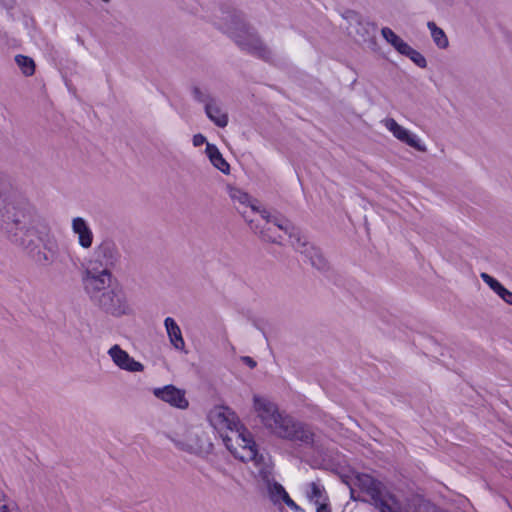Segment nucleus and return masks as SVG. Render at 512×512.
Masks as SVG:
<instances>
[{
  "label": "nucleus",
  "mask_w": 512,
  "mask_h": 512,
  "mask_svg": "<svg viewBox=\"0 0 512 512\" xmlns=\"http://www.w3.org/2000/svg\"><path fill=\"white\" fill-rule=\"evenodd\" d=\"M253 407L264 427L278 438L313 447V428L294 417L279 411L278 406L266 397L254 395Z\"/></svg>",
  "instance_id": "nucleus-1"
},
{
  "label": "nucleus",
  "mask_w": 512,
  "mask_h": 512,
  "mask_svg": "<svg viewBox=\"0 0 512 512\" xmlns=\"http://www.w3.org/2000/svg\"><path fill=\"white\" fill-rule=\"evenodd\" d=\"M82 284L92 304L102 313L115 318L133 313L125 290L115 278L96 279Z\"/></svg>",
  "instance_id": "nucleus-2"
},
{
  "label": "nucleus",
  "mask_w": 512,
  "mask_h": 512,
  "mask_svg": "<svg viewBox=\"0 0 512 512\" xmlns=\"http://www.w3.org/2000/svg\"><path fill=\"white\" fill-rule=\"evenodd\" d=\"M219 28L226 33L243 51L254 55L265 62L273 60L272 50L263 42L255 28L250 26L244 15L232 10L223 12Z\"/></svg>",
  "instance_id": "nucleus-3"
},
{
  "label": "nucleus",
  "mask_w": 512,
  "mask_h": 512,
  "mask_svg": "<svg viewBox=\"0 0 512 512\" xmlns=\"http://www.w3.org/2000/svg\"><path fill=\"white\" fill-rule=\"evenodd\" d=\"M212 422L216 427L227 428L232 432L236 429L238 447L232 444V439L228 436L223 438L226 448L242 462L255 461L260 462L263 456L258 453L257 445L251 434L247 431L240 432L237 429L236 416L227 408L217 411L212 416Z\"/></svg>",
  "instance_id": "nucleus-4"
},
{
  "label": "nucleus",
  "mask_w": 512,
  "mask_h": 512,
  "mask_svg": "<svg viewBox=\"0 0 512 512\" xmlns=\"http://www.w3.org/2000/svg\"><path fill=\"white\" fill-rule=\"evenodd\" d=\"M121 253L115 241L104 238L95 246L82 275V283L96 279L114 278L112 270L120 263Z\"/></svg>",
  "instance_id": "nucleus-5"
},
{
  "label": "nucleus",
  "mask_w": 512,
  "mask_h": 512,
  "mask_svg": "<svg viewBox=\"0 0 512 512\" xmlns=\"http://www.w3.org/2000/svg\"><path fill=\"white\" fill-rule=\"evenodd\" d=\"M348 20V33L353 36L358 43L367 45L373 51L377 50V25L365 20L360 14L354 11H348L345 17Z\"/></svg>",
  "instance_id": "nucleus-6"
},
{
  "label": "nucleus",
  "mask_w": 512,
  "mask_h": 512,
  "mask_svg": "<svg viewBox=\"0 0 512 512\" xmlns=\"http://www.w3.org/2000/svg\"><path fill=\"white\" fill-rule=\"evenodd\" d=\"M261 216L266 219L267 222H273L278 230L284 231V233L288 235L291 245L295 250L303 254L308 252L309 248H307L305 241L302 240L300 231L288 219L280 214H271L266 209L261 211Z\"/></svg>",
  "instance_id": "nucleus-7"
},
{
  "label": "nucleus",
  "mask_w": 512,
  "mask_h": 512,
  "mask_svg": "<svg viewBox=\"0 0 512 512\" xmlns=\"http://www.w3.org/2000/svg\"><path fill=\"white\" fill-rule=\"evenodd\" d=\"M385 127L393 134L399 141L407 144L419 152H426L427 148L418 137L412 134L409 130L399 125L395 119L387 118L384 120Z\"/></svg>",
  "instance_id": "nucleus-8"
},
{
  "label": "nucleus",
  "mask_w": 512,
  "mask_h": 512,
  "mask_svg": "<svg viewBox=\"0 0 512 512\" xmlns=\"http://www.w3.org/2000/svg\"><path fill=\"white\" fill-rule=\"evenodd\" d=\"M153 394L158 399L170 404L178 409H187L189 402L185 397V391L175 387L172 384L162 388H155Z\"/></svg>",
  "instance_id": "nucleus-9"
},
{
  "label": "nucleus",
  "mask_w": 512,
  "mask_h": 512,
  "mask_svg": "<svg viewBox=\"0 0 512 512\" xmlns=\"http://www.w3.org/2000/svg\"><path fill=\"white\" fill-rule=\"evenodd\" d=\"M243 217L249 224L250 229L258 235L262 241L281 245V235L277 233L278 228L273 222H267V220L261 216L264 223L260 224L254 219L247 218L245 212H243Z\"/></svg>",
  "instance_id": "nucleus-10"
},
{
  "label": "nucleus",
  "mask_w": 512,
  "mask_h": 512,
  "mask_svg": "<svg viewBox=\"0 0 512 512\" xmlns=\"http://www.w3.org/2000/svg\"><path fill=\"white\" fill-rule=\"evenodd\" d=\"M108 355L111 357L113 363L121 370L128 372H142L144 370V365L132 358L118 344L113 345L108 350Z\"/></svg>",
  "instance_id": "nucleus-11"
},
{
  "label": "nucleus",
  "mask_w": 512,
  "mask_h": 512,
  "mask_svg": "<svg viewBox=\"0 0 512 512\" xmlns=\"http://www.w3.org/2000/svg\"><path fill=\"white\" fill-rule=\"evenodd\" d=\"M71 229L78 236V244L83 249H90L93 245L94 235L87 221L83 217H74Z\"/></svg>",
  "instance_id": "nucleus-12"
},
{
  "label": "nucleus",
  "mask_w": 512,
  "mask_h": 512,
  "mask_svg": "<svg viewBox=\"0 0 512 512\" xmlns=\"http://www.w3.org/2000/svg\"><path fill=\"white\" fill-rule=\"evenodd\" d=\"M205 153H206L207 157L209 158L211 164L215 168L220 170L223 174L228 175L230 173V165L223 158L221 152L219 151V149L216 145L207 143Z\"/></svg>",
  "instance_id": "nucleus-13"
},
{
  "label": "nucleus",
  "mask_w": 512,
  "mask_h": 512,
  "mask_svg": "<svg viewBox=\"0 0 512 512\" xmlns=\"http://www.w3.org/2000/svg\"><path fill=\"white\" fill-rule=\"evenodd\" d=\"M207 117L218 127L225 128L228 125V114L215 102H207L205 105Z\"/></svg>",
  "instance_id": "nucleus-14"
},
{
  "label": "nucleus",
  "mask_w": 512,
  "mask_h": 512,
  "mask_svg": "<svg viewBox=\"0 0 512 512\" xmlns=\"http://www.w3.org/2000/svg\"><path fill=\"white\" fill-rule=\"evenodd\" d=\"M164 325L171 344L174 346V348L182 350L185 346V342L182 337L180 327L176 321L171 317H167L164 320Z\"/></svg>",
  "instance_id": "nucleus-15"
},
{
  "label": "nucleus",
  "mask_w": 512,
  "mask_h": 512,
  "mask_svg": "<svg viewBox=\"0 0 512 512\" xmlns=\"http://www.w3.org/2000/svg\"><path fill=\"white\" fill-rule=\"evenodd\" d=\"M481 279L507 304L512 305V292L506 289L497 279L487 273H481Z\"/></svg>",
  "instance_id": "nucleus-16"
},
{
  "label": "nucleus",
  "mask_w": 512,
  "mask_h": 512,
  "mask_svg": "<svg viewBox=\"0 0 512 512\" xmlns=\"http://www.w3.org/2000/svg\"><path fill=\"white\" fill-rule=\"evenodd\" d=\"M267 495L274 505H281L284 498L288 495L285 488L277 481L271 482L266 486Z\"/></svg>",
  "instance_id": "nucleus-17"
},
{
  "label": "nucleus",
  "mask_w": 512,
  "mask_h": 512,
  "mask_svg": "<svg viewBox=\"0 0 512 512\" xmlns=\"http://www.w3.org/2000/svg\"><path fill=\"white\" fill-rule=\"evenodd\" d=\"M427 27L436 46L440 49L447 48L449 41L443 29L439 28L433 21H429Z\"/></svg>",
  "instance_id": "nucleus-18"
},
{
  "label": "nucleus",
  "mask_w": 512,
  "mask_h": 512,
  "mask_svg": "<svg viewBox=\"0 0 512 512\" xmlns=\"http://www.w3.org/2000/svg\"><path fill=\"white\" fill-rule=\"evenodd\" d=\"M230 197L233 201H237L241 205H247L249 206L252 212H257L261 215V211L263 209H260L257 207L253 202L250 201V196L245 193L244 191L238 189V188H231L230 189Z\"/></svg>",
  "instance_id": "nucleus-19"
},
{
  "label": "nucleus",
  "mask_w": 512,
  "mask_h": 512,
  "mask_svg": "<svg viewBox=\"0 0 512 512\" xmlns=\"http://www.w3.org/2000/svg\"><path fill=\"white\" fill-rule=\"evenodd\" d=\"M15 62L25 76H32L35 73V62L31 57L16 55Z\"/></svg>",
  "instance_id": "nucleus-20"
},
{
  "label": "nucleus",
  "mask_w": 512,
  "mask_h": 512,
  "mask_svg": "<svg viewBox=\"0 0 512 512\" xmlns=\"http://www.w3.org/2000/svg\"><path fill=\"white\" fill-rule=\"evenodd\" d=\"M305 254L309 257L311 265L316 269L325 270L327 268L326 259L317 249L311 247Z\"/></svg>",
  "instance_id": "nucleus-21"
},
{
  "label": "nucleus",
  "mask_w": 512,
  "mask_h": 512,
  "mask_svg": "<svg viewBox=\"0 0 512 512\" xmlns=\"http://www.w3.org/2000/svg\"><path fill=\"white\" fill-rule=\"evenodd\" d=\"M403 56L408 57L415 65H417L420 68L427 67L426 58L419 51L415 50L411 46L408 47Z\"/></svg>",
  "instance_id": "nucleus-22"
},
{
  "label": "nucleus",
  "mask_w": 512,
  "mask_h": 512,
  "mask_svg": "<svg viewBox=\"0 0 512 512\" xmlns=\"http://www.w3.org/2000/svg\"><path fill=\"white\" fill-rule=\"evenodd\" d=\"M324 489L316 482L310 484V492L307 493V497L310 501H313L316 505L321 504L320 499L323 498Z\"/></svg>",
  "instance_id": "nucleus-23"
},
{
  "label": "nucleus",
  "mask_w": 512,
  "mask_h": 512,
  "mask_svg": "<svg viewBox=\"0 0 512 512\" xmlns=\"http://www.w3.org/2000/svg\"><path fill=\"white\" fill-rule=\"evenodd\" d=\"M192 94L196 101L204 103L205 105L207 102H215L214 98H212L209 94L202 92L199 87H194Z\"/></svg>",
  "instance_id": "nucleus-24"
},
{
  "label": "nucleus",
  "mask_w": 512,
  "mask_h": 512,
  "mask_svg": "<svg viewBox=\"0 0 512 512\" xmlns=\"http://www.w3.org/2000/svg\"><path fill=\"white\" fill-rule=\"evenodd\" d=\"M0 512H18V508L13 503H7L5 495L0 491Z\"/></svg>",
  "instance_id": "nucleus-25"
},
{
  "label": "nucleus",
  "mask_w": 512,
  "mask_h": 512,
  "mask_svg": "<svg viewBox=\"0 0 512 512\" xmlns=\"http://www.w3.org/2000/svg\"><path fill=\"white\" fill-rule=\"evenodd\" d=\"M259 477L262 482L265 484V487L268 486L271 482L276 481L274 479L273 473L268 468H262L259 470Z\"/></svg>",
  "instance_id": "nucleus-26"
},
{
  "label": "nucleus",
  "mask_w": 512,
  "mask_h": 512,
  "mask_svg": "<svg viewBox=\"0 0 512 512\" xmlns=\"http://www.w3.org/2000/svg\"><path fill=\"white\" fill-rule=\"evenodd\" d=\"M391 45L394 47V49L401 55L405 53V51L410 46L408 43H406L401 37L398 36L396 40L391 43Z\"/></svg>",
  "instance_id": "nucleus-27"
},
{
  "label": "nucleus",
  "mask_w": 512,
  "mask_h": 512,
  "mask_svg": "<svg viewBox=\"0 0 512 512\" xmlns=\"http://www.w3.org/2000/svg\"><path fill=\"white\" fill-rule=\"evenodd\" d=\"M381 34L389 44L393 43L396 38H398V35L389 27H383L381 29Z\"/></svg>",
  "instance_id": "nucleus-28"
},
{
  "label": "nucleus",
  "mask_w": 512,
  "mask_h": 512,
  "mask_svg": "<svg viewBox=\"0 0 512 512\" xmlns=\"http://www.w3.org/2000/svg\"><path fill=\"white\" fill-rule=\"evenodd\" d=\"M282 503L286 504L294 512H304V510L297 503H295V501L291 499L289 494L284 498Z\"/></svg>",
  "instance_id": "nucleus-29"
},
{
  "label": "nucleus",
  "mask_w": 512,
  "mask_h": 512,
  "mask_svg": "<svg viewBox=\"0 0 512 512\" xmlns=\"http://www.w3.org/2000/svg\"><path fill=\"white\" fill-rule=\"evenodd\" d=\"M192 143H193V145H194L195 147H199V146L203 145L204 143H206V144H207L208 142H207L206 137H205L203 134L198 133V134H195V135L193 136V138H192Z\"/></svg>",
  "instance_id": "nucleus-30"
},
{
  "label": "nucleus",
  "mask_w": 512,
  "mask_h": 512,
  "mask_svg": "<svg viewBox=\"0 0 512 512\" xmlns=\"http://www.w3.org/2000/svg\"><path fill=\"white\" fill-rule=\"evenodd\" d=\"M241 361L246 364L248 367H250L251 369L255 368L257 366V362L249 357V356H243L241 357Z\"/></svg>",
  "instance_id": "nucleus-31"
},
{
  "label": "nucleus",
  "mask_w": 512,
  "mask_h": 512,
  "mask_svg": "<svg viewBox=\"0 0 512 512\" xmlns=\"http://www.w3.org/2000/svg\"><path fill=\"white\" fill-rule=\"evenodd\" d=\"M316 512H332L330 506L327 503H321L317 505Z\"/></svg>",
  "instance_id": "nucleus-32"
},
{
  "label": "nucleus",
  "mask_w": 512,
  "mask_h": 512,
  "mask_svg": "<svg viewBox=\"0 0 512 512\" xmlns=\"http://www.w3.org/2000/svg\"><path fill=\"white\" fill-rule=\"evenodd\" d=\"M0 4L3 5L6 9H10L13 7L14 0H0Z\"/></svg>",
  "instance_id": "nucleus-33"
},
{
  "label": "nucleus",
  "mask_w": 512,
  "mask_h": 512,
  "mask_svg": "<svg viewBox=\"0 0 512 512\" xmlns=\"http://www.w3.org/2000/svg\"><path fill=\"white\" fill-rule=\"evenodd\" d=\"M175 444L180 447L182 450H185V451H191L192 447L190 445H185L184 443H182L181 441H175Z\"/></svg>",
  "instance_id": "nucleus-34"
},
{
  "label": "nucleus",
  "mask_w": 512,
  "mask_h": 512,
  "mask_svg": "<svg viewBox=\"0 0 512 512\" xmlns=\"http://www.w3.org/2000/svg\"><path fill=\"white\" fill-rule=\"evenodd\" d=\"M237 210H240V207H237ZM242 215L244 211H239ZM245 216L248 218V216L245 214Z\"/></svg>",
  "instance_id": "nucleus-35"
},
{
  "label": "nucleus",
  "mask_w": 512,
  "mask_h": 512,
  "mask_svg": "<svg viewBox=\"0 0 512 512\" xmlns=\"http://www.w3.org/2000/svg\"><path fill=\"white\" fill-rule=\"evenodd\" d=\"M102 1L105 2V3H109L110 2V0H102Z\"/></svg>",
  "instance_id": "nucleus-36"
}]
</instances>
